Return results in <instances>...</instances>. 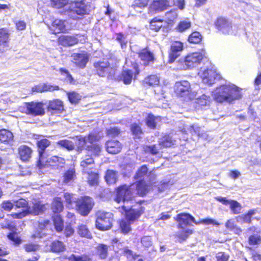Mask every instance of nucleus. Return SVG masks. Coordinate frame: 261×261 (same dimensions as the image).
Segmentation results:
<instances>
[{"label":"nucleus","instance_id":"72a5a7b5","mask_svg":"<svg viewBox=\"0 0 261 261\" xmlns=\"http://www.w3.org/2000/svg\"><path fill=\"white\" fill-rule=\"evenodd\" d=\"M164 21V19L159 18L158 17H154L149 21V29L153 32H158L163 27L161 24Z\"/></svg>","mask_w":261,"mask_h":261},{"label":"nucleus","instance_id":"6ab92c4d","mask_svg":"<svg viewBox=\"0 0 261 261\" xmlns=\"http://www.w3.org/2000/svg\"><path fill=\"white\" fill-rule=\"evenodd\" d=\"M46 110L50 113H62L64 111L63 102L59 99H53L49 100Z\"/></svg>","mask_w":261,"mask_h":261},{"label":"nucleus","instance_id":"37998d69","mask_svg":"<svg viewBox=\"0 0 261 261\" xmlns=\"http://www.w3.org/2000/svg\"><path fill=\"white\" fill-rule=\"evenodd\" d=\"M67 96L69 102L72 104H77L81 99V96L79 93L75 91L68 92Z\"/></svg>","mask_w":261,"mask_h":261},{"label":"nucleus","instance_id":"c9c22d12","mask_svg":"<svg viewBox=\"0 0 261 261\" xmlns=\"http://www.w3.org/2000/svg\"><path fill=\"white\" fill-rule=\"evenodd\" d=\"M44 161L48 163L50 166H60L65 163L64 159L58 156L44 157Z\"/></svg>","mask_w":261,"mask_h":261},{"label":"nucleus","instance_id":"0eeeda50","mask_svg":"<svg viewBox=\"0 0 261 261\" xmlns=\"http://www.w3.org/2000/svg\"><path fill=\"white\" fill-rule=\"evenodd\" d=\"M131 68L123 69L118 76V81L122 82L124 85H130L133 80L137 79L140 73L139 65L135 61L132 62L130 65Z\"/></svg>","mask_w":261,"mask_h":261},{"label":"nucleus","instance_id":"774afa93","mask_svg":"<svg viewBox=\"0 0 261 261\" xmlns=\"http://www.w3.org/2000/svg\"><path fill=\"white\" fill-rule=\"evenodd\" d=\"M70 261H89L90 258L86 255L76 256L72 254L69 257Z\"/></svg>","mask_w":261,"mask_h":261},{"label":"nucleus","instance_id":"e433bc0d","mask_svg":"<svg viewBox=\"0 0 261 261\" xmlns=\"http://www.w3.org/2000/svg\"><path fill=\"white\" fill-rule=\"evenodd\" d=\"M105 177L106 181L108 184H115L118 179V173L113 170H108Z\"/></svg>","mask_w":261,"mask_h":261},{"label":"nucleus","instance_id":"5701e85b","mask_svg":"<svg viewBox=\"0 0 261 261\" xmlns=\"http://www.w3.org/2000/svg\"><path fill=\"white\" fill-rule=\"evenodd\" d=\"M81 166L83 172L89 173V170L92 169L94 167L93 159L90 155H86L82 158Z\"/></svg>","mask_w":261,"mask_h":261},{"label":"nucleus","instance_id":"f704fd0d","mask_svg":"<svg viewBox=\"0 0 261 261\" xmlns=\"http://www.w3.org/2000/svg\"><path fill=\"white\" fill-rule=\"evenodd\" d=\"M189 131L192 135H197L204 140H210L211 139L208 134L205 133L204 130H201V128L200 127L194 125L191 126L189 128Z\"/></svg>","mask_w":261,"mask_h":261},{"label":"nucleus","instance_id":"aec40b11","mask_svg":"<svg viewBox=\"0 0 261 261\" xmlns=\"http://www.w3.org/2000/svg\"><path fill=\"white\" fill-rule=\"evenodd\" d=\"M65 22V20L55 19L52 21L49 27V29L52 32L53 34L55 35L62 33H66L67 29Z\"/></svg>","mask_w":261,"mask_h":261},{"label":"nucleus","instance_id":"4c0bfd02","mask_svg":"<svg viewBox=\"0 0 261 261\" xmlns=\"http://www.w3.org/2000/svg\"><path fill=\"white\" fill-rule=\"evenodd\" d=\"M192 25V23L189 20H181L180 21L177 26L175 27V30L178 32H184L187 30L189 29Z\"/></svg>","mask_w":261,"mask_h":261},{"label":"nucleus","instance_id":"ea45409f","mask_svg":"<svg viewBox=\"0 0 261 261\" xmlns=\"http://www.w3.org/2000/svg\"><path fill=\"white\" fill-rule=\"evenodd\" d=\"M149 3V0H133L131 7L135 10L144 9L148 6Z\"/></svg>","mask_w":261,"mask_h":261},{"label":"nucleus","instance_id":"473e14b6","mask_svg":"<svg viewBox=\"0 0 261 261\" xmlns=\"http://www.w3.org/2000/svg\"><path fill=\"white\" fill-rule=\"evenodd\" d=\"M256 213V210H250L245 215H241L237 217V221L240 223H250L251 222V217Z\"/></svg>","mask_w":261,"mask_h":261},{"label":"nucleus","instance_id":"f3484780","mask_svg":"<svg viewBox=\"0 0 261 261\" xmlns=\"http://www.w3.org/2000/svg\"><path fill=\"white\" fill-rule=\"evenodd\" d=\"M216 71L212 69H206L201 73V76L204 83L212 86L218 76Z\"/></svg>","mask_w":261,"mask_h":261},{"label":"nucleus","instance_id":"a18cd8bd","mask_svg":"<svg viewBox=\"0 0 261 261\" xmlns=\"http://www.w3.org/2000/svg\"><path fill=\"white\" fill-rule=\"evenodd\" d=\"M161 120L160 116H154V115H148L146 118V123L147 125L150 128H154L158 121Z\"/></svg>","mask_w":261,"mask_h":261},{"label":"nucleus","instance_id":"09e8293b","mask_svg":"<svg viewBox=\"0 0 261 261\" xmlns=\"http://www.w3.org/2000/svg\"><path fill=\"white\" fill-rule=\"evenodd\" d=\"M51 249L54 252H63L65 250V246L63 242L55 241L51 244Z\"/></svg>","mask_w":261,"mask_h":261},{"label":"nucleus","instance_id":"6e6d98bb","mask_svg":"<svg viewBox=\"0 0 261 261\" xmlns=\"http://www.w3.org/2000/svg\"><path fill=\"white\" fill-rule=\"evenodd\" d=\"M108 247L107 245L101 244L97 247L98 254L101 259H105L108 255Z\"/></svg>","mask_w":261,"mask_h":261},{"label":"nucleus","instance_id":"7ed1b4c3","mask_svg":"<svg viewBox=\"0 0 261 261\" xmlns=\"http://www.w3.org/2000/svg\"><path fill=\"white\" fill-rule=\"evenodd\" d=\"M206 58L205 53L194 52L188 54L182 59L178 60L176 63V70L191 69L199 65L203 59Z\"/></svg>","mask_w":261,"mask_h":261},{"label":"nucleus","instance_id":"4d7b16f0","mask_svg":"<svg viewBox=\"0 0 261 261\" xmlns=\"http://www.w3.org/2000/svg\"><path fill=\"white\" fill-rule=\"evenodd\" d=\"M43 92H53L60 89V87L56 85H51L48 83H42Z\"/></svg>","mask_w":261,"mask_h":261},{"label":"nucleus","instance_id":"1a4fd4ad","mask_svg":"<svg viewBox=\"0 0 261 261\" xmlns=\"http://www.w3.org/2000/svg\"><path fill=\"white\" fill-rule=\"evenodd\" d=\"M84 35L76 34L74 35H61L57 39L58 44L63 47H71L81 43V38Z\"/></svg>","mask_w":261,"mask_h":261},{"label":"nucleus","instance_id":"7c9ffc66","mask_svg":"<svg viewBox=\"0 0 261 261\" xmlns=\"http://www.w3.org/2000/svg\"><path fill=\"white\" fill-rule=\"evenodd\" d=\"M76 178L75 170L71 169L66 171L63 176L62 181L64 184L70 185Z\"/></svg>","mask_w":261,"mask_h":261},{"label":"nucleus","instance_id":"20e7f679","mask_svg":"<svg viewBox=\"0 0 261 261\" xmlns=\"http://www.w3.org/2000/svg\"><path fill=\"white\" fill-rule=\"evenodd\" d=\"M122 209L125 213V219L120 222V227L123 233H126L130 230V225L132 222L140 217L143 213L142 207L134 209L129 208V206L123 205Z\"/></svg>","mask_w":261,"mask_h":261},{"label":"nucleus","instance_id":"e2e57ef3","mask_svg":"<svg viewBox=\"0 0 261 261\" xmlns=\"http://www.w3.org/2000/svg\"><path fill=\"white\" fill-rule=\"evenodd\" d=\"M88 150L91 151L95 155H99L101 152V147L97 144H92L88 146Z\"/></svg>","mask_w":261,"mask_h":261},{"label":"nucleus","instance_id":"052dcab7","mask_svg":"<svg viewBox=\"0 0 261 261\" xmlns=\"http://www.w3.org/2000/svg\"><path fill=\"white\" fill-rule=\"evenodd\" d=\"M192 230L188 229L186 230H182L181 231H179L177 232V236L178 238L180 240L184 241L188 238L189 234H192Z\"/></svg>","mask_w":261,"mask_h":261},{"label":"nucleus","instance_id":"6e6552de","mask_svg":"<svg viewBox=\"0 0 261 261\" xmlns=\"http://www.w3.org/2000/svg\"><path fill=\"white\" fill-rule=\"evenodd\" d=\"M113 222V215L110 212L99 211L96 213V226L99 230L110 229Z\"/></svg>","mask_w":261,"mask_h":261},{"label":"nucleus","instance_id":"f8f14e48","mask_svg":"<svg viewBox=\"0 0 261 261\" xmlns=\"http://www.w3.org/2000/svg\"><path fill=\"white\" fill-rule=\"evenodd\" d=\"M174 92L178 97L188 96L191 91L190 83L187 80L176 82L174 86Z\"/></svg>","mask_w":261,"mask_h":261},{"label":"nucleus","instance_id":"69168bd1","mask_svg":"<svg viewBox=\"0 0 261 261\" xmlns=\"http://www.w3.org/2000/svg\"><path fill=\"white\" fill-rule=\"evenodd\" d=\"M131 130L136 137L140 138L142 134L141 127L136 123L133 124L131 126Z\"/></svg>","mask_w":261,"mask_h":261},{"label":"nucleus","instance_id":"864d4df0","mask_svg":"<svg viewBox=\"0 0 261 261\" xmlns=\"http://www.w3.org/2000/svg\"><path fill=\"white\" fill-rule=\"evenodd\" d=\"M57 144L68 150H72L74 148V145L73 143L68 140H62L58 141Z\"/></svg>","mask_w":261,"mask_h":261},{"label":"nucleus","instance_id":"5fc2aeb1","mask_svg":"<svg viewBox=\"0 0 261 261\" xmlns=\"http://www.w3.org/2000/svg\"><path fill=\"white\" fill-rule=\"evenodd\" d=\"M65 201L68 205V207H72L73 203H76L78 198H75L73 195L66 193L64 195Z\"/></svg>","mask_w":261,"mask_h":261},{"label":"nucleus","instance_id":"f03ea898","mask_svg":"<svg viewBox=\"0 0 261 261\" xmlns=\"http://www.w3.org/2000/svg\"><path fill=\"white\" fill-rule=\"evenodd\" d=\"M241 90L234 85H221L216 88L214 98L219 102H231L242 97Z\"/></svg>","mask_w":261,"mask_h":261},{"label":"nucleus","instance_id":"bb28decb","mask_svg":"<svg viewBox=\"0 0 261 261\" xmlns=\"http://www.w3.org/2000/svg\"><path fill=\"white\" fill-rule=\"evenodd\" d=\"M210 103V97L205 95H202L197 99L195 108L198 110L207 109L209 108Z\"/></svg>","mask_w":261,"mask_h":261},{"label":"nucleus","instance_id":"a19ab883","mask_svg":"<svg viewBox=\"0 0 261 261\" xmlns=\"http://www.w3.org/2000/svg\"><path fill=\"white\" fill-rule=\"evenodd\" d=\"M202 36L199 32L194 31L191 33L188 37V41L192 44H198L202 41Z\"/></svg>","mask_w":261,"mask_h":261},{"label":"nucleus","instance_id":"39448f33","mask_svg":"<svg viewBox=\"0 0 261 261\" xmlns=\"http://www.w3.org/2000/svg\"><path fill=\"white\" fill-rule=\"evenodd\" d=\"M122 209L125 213V219L120 222V227L123 233H126L130 230V225L132 222L140 217L143 213L142 207L134 209L129 208V206L123 205Z\"/></svg>","mask_w":261,"mask_h":261},{"label":"nucleus","instance_id":"dca6fc26","mask_svg":"<svg viewBox=\"0 0 261 261\" xmlns=\"http://www.w3.org/2000/svg\"><path fill=\"white\" fill-rule=\"evenodd\" d=\"M71 57L72 58L73 63L80 69L85 68L89 60V55L86 52L73 53Z\"/></svg>","mask_w":261,"mask_h":261},{"label":"nucleus","instance_id":"c85d7f7f","mask_svg":"<svg viewBox=\"0 0 261 261\" xmlns=\"http://www.w3.org/2000/svg\"><path fill=\"white\" fill-rule=\"evenodd\" d=\"M160 83V78L156 74H151L145 77L142 81V84L144 86L154 87Z\"/></svg>","mask_w":261,"mask_h":261},{"label":"nucleus","instance_id":"2f4dec72","mask_svg":"<svg viewBox=\"0 0 261 261\" xmlns=\"http://www.w3.org/2000/svg\"><path fill=\"white\" fill-rule=\"evenodd\" d=\"M10 33L9 30L5 28H0V46L7 47L9 42Z\"/></svg>","mask_w":261,"mask_h":261},{"label":"nucleus","instance_id":"603ef678","mask_svg":"<svg viewBox=\"0 0 261 261\" xmlns=\"http://www.w3.org/2000/svg\"><path fill=\"white\" fill-rule=\"evenodd\" d=\"M89 176L88 177V181L91 186H95L98 184L99 176L98 174L93 171H89L87 173Z\"/></svg>","mask_w":261,"mask_h":261},{"label":"nucleus","instance_id":"338daca9","mask_svg":"<svg viewBox=\"0 0 261 261\" xmlns=\"http://www.w3.org/2000/svg\"><path fill=\"white\" fill-rule=\"evenodd\" d=\"M160 146L158 145L156 146L155 145L146 146L144 147V150L146 152H150L152 154H156L159 152V150L161 149Z\"/></svg>","mask_w":261,"mask_h":261},{"label":"nucleus","instance_id":"4be33fe9","mask_svg":"<svg viewBox=\"0 0 261 261\" xmlns=\"http://www.w3.org/2000/svg\"><path fill=\"white\" fill-rule=\"evenodd\" d=\"M28 204L24 199H17V219L22 218L29 214L30 206L29 207Z\"/></svg>","mask_w":261,"mask_h":261},{"label":"nucleus","instance_id":"f257e3e1","mask_svg":"<svg viewBox=\"0 0 261 261\" xmlns=\"http://www.w3.org/2000/svg\"><path fill=\"white\" fill-rule=\"evenodd\" d=\"M148 190V186L142 180L129 186L123 185L118 188L115 201L118 203L121 201L124 203H127L134 194L143 196L147 193Z\"/></svg>","mask_w":261,"mask_h":261},{"label":"nucleus","instance_id":"412c9836","mask_svg":"<svg viewBox=\"0 0 261 261\" xmlns=\"http://www.w3.org/2000/svg\"><path fill=\"white\" fill-rule=\"evenodd\" d=\"M178 222V227L184 228L185 227L190 225V222L192 221L196 224H199V222H197L195 218L189 214L182 213L178 214L176 218Z\"/></svg>","mask_w":261,"mask_h":261},{"label":"nucleus","instance_id":"de8ad7c7","mask_svg":"<svg viewBox=\"0 0 261 261\" xmlns=\"http://www.w3.org/2000/svg\"><path fill=\"white\" fill-rule=\"evenodd\" d=\"M77 232L82 237H85L87 238H91L92 237L91 233L89 231V229L87 228L86 225L84 224H81L79 226Z\"/></svg>","mask_w":261,"mask_h":261},{"label":"nucleus","instance_id":"2eb2a0df","mask_svg":"<svg viewBox=\"0 0 261 261\" xmlns=\"http://www.w3.org/2000/svg\"><path fill=\"white\" fill-rule=\"evenodd\" d=\"M69 11L81 16L87 14V5L84 0L74 1L71 3Z\"/></svg>","mask_w":261,"mask_h":261},{"label":"nucleus","instance_id":"9d476101","mask_svg":"<svg viewBox=\"0 0 261 261\" xmlns=\"http://www.w3.org/2000/svg\"><path fill=\"white\" fill-rule=\"evenodd\" d=\"M184 50V43L180 41L171 42L168 51V63L172 64L180 56Z\"/></svg>","mask_w":261,"mask_h":261},{"label":"nucleus","instance_id":"680f3d73","mask_svg":"<svg viewBox=\"0 0 261 261\" xmlns=\"http://www.w3.org/2000/svg\"><path fill=\"white\" fill-rule=\"evenodd\" d=\"M116 39L120 43L122 48H123L126 46L127 41L125 40V37L123 33H117Z\"/></svg>","mask_w":261,"mask_h":261},{"label":"nucleus","instance_id":"3c124183","mask_svg":"<svg viewBox=\"0 0 261 261\" xmlns=\"http://www.w3.org/2000/svg\"><path fill=\"white\" fill-rule=\"evenodd\" d=\"M59 71L61 75L66 76V80L68 81L70 84H74L75 83V80L67 69L64 68H60L59 69Z\"/></svg>","mask_w":261,"mask_h":261},{"label":"nucleus","instance_id":"cd10ccee","mask_svg":"<svg viewBox=\"0 0 261 261\" xmlns=\"http://www.w3.org/2000/svg\"><path fill=\"white\" fill-rule=\"evenodd\" d=\"M175 143V140L173 139L169 135H165L159 140V146L160 148L171 147Z\"/></svg>","mask_w":261,"mask_h":261},{"label":"nucleus","instance_id":"49530a36","mask_svg":"<svg viewBox=\"0 0 261 261\" xmlns=\"http://www.w3.org/2000/svg\"><path fill=\"white\" fill-rule=\"evenodd\" d=\"M45 209V205L40 203L34 204L33 206L29 209V214L37 215L41 213Z\"/></svg>","mask_w":261,"mask_h":261},{"label":"nucleus","instance_id":"4468645a","mask_svg":"<svg viewBox=\"0 0 261 261\" xmlns=\"http://www.w3.org/2000/svg\"><path fill=\"white\" fill-rule=\"evenodd\" d=\"M171 6L169 0H152L148 10L150 12H160L167 10Z\"/></svg>","mask_w":261,"mask_h":261},{"label":"nucleus","instance_id":"bf43d9fd","mask_svg":"<svg viewBox=\"0 0 261 261\" xmlns=\"http://www.w3.org/2000/svg\"><path fill=\"white\" fill-rule=\"evenodd\" d=\"M230 208L231 211L236 214L240 213L242 209L241 205L236 201L231 200L229 204Z\"/></svg>","mask_w":261,"mask_h":261},{"label":"nucleus","instance_id":"58836bf2","mask_svg":"<svg viewBox=\"0 0 261 261\" xmlns=\"http://www.w3.org/2000/svg\"><path fill=\"white\" fill-rule=\"evenodd\" d=\"M12 133L5 129L0 130V142L3 143L9 142L12 140Z\"/></svg>","mask_w":261,"mask_h":261},{"label":"nucleus","instance_id":"423d86ee","mask_svg":"<svg viewBox=\"0 0 261 261\" xmlns=\"http://www.w3.org/2000/svg\"><path fill=\"white\" fill-rule=\"evenodd\" d=\"M93 66L95 74L99 77L111 80L116 75V69L106 59L95 61Z\"/></svg>","mask_w":261,"mask_h":261},{"label":"nucleus","instance_id":"13d9d810","mask_svg":"<svg viewBox=\"0 0 261 261\" xmlns=\"http://www.w3.org/2000/svg\"><path fill=\"white\" fill-rule=\"evenodd\" d=\"M148 172V168L145 165L141 166L140 169L138 170L136 173L134 178L136 179H140L143 178L145 175L147 174Z\"/></svg>","mask_w":261,"mask_h":261},{"label":"nucleus","instance_id":"c756f323","mask_svg":"<svg viewBox=\"0 0 261 261\" xmlns=\"http://www.w3.org/2000/svg\"><path fill=\"white\" fill-rule=\"evenodd\" d=\"M19 155L20 160L23 162L28 161L31 156L32 150L27 146H21L19 148Z\"/></svg>","mask_w":261,"mask_h":261},{"label":"nucleus","instance_id":"79ce46f5","mask_svg":"<svg viewBox=\"0 0 261 261\" xmlns=\"http://www.w3.org/2000/svg\"><path fill=\"white\" fill-rule=\"evenodd\" d=\"M51 208L55 213H59L63 210V205L60 198H56L52 203Z\"/></svg>","mask_w":261,"mask_h":261},{"label":"nucleus","instance_id":"ddd939ff","mask_svg":"<svg viewBox=\"0 0 261 261\" xmlns=\"http://www.w3.org/2000/svg\"><path fill=\"white\" fill-rule=\"evenodd\" d=\"M137 55L142 62L143 65L145 67L153 63L155 60L153 53L149 50L148 47L140 49L138 51Z\"/></svg>","mask_w":261,"mask_h":261},{"label":"nucleus","instance_id":"9b49d317","mask_svg":"<svg viewBox=\"0 0 261 261\" xmlns=\"http://www.w3.org/2000/svg\"><path fill=\"white\" fill-rule=\"evenodd\" d=\"M94 202L91 198L85 196L78 198L75 204L79 213L83 216H87L92 210Z\"/></svg>","mask_w":261,"mask_h":261},{"label":"nucleus","instance_id":"c03bdc74","mask_svg":"<svg viewBox=\"0 0 261 261\" xmlns=\"http://www.w3.org/2000/svg\"><path fill=\"white\" fill-rule=\"evenodd\" d=\"M54 224L56 230L58 231H61L63 228V221L59 215H56L53 216Z\"/></svg>","mask_w":261,"mask_h":261},{"label":"nucleus","instance_id":"0e129e2a","mask_svg":"<svg viewBox=\"0 0 261 261\" xmlns=\"http://www.w3.org/2000/svg\"><path fill=\"white\" fill-rule=\"evenodd\" d=\"M76 138L78 141L77 143V145L78 146V150H81L87 143V138L86 137H83L82 136H77Z\"/></svg>","mask_w":261,"mask_h":261},{"label":"nucleus","instance_id":"b1692460","mask_svg":"<svg viewBox=\"0 0 261 261\" xmlns=\"http://www.w3.org/2000/svg\"><path fill=\"white\" fill-rule=\"evenodd\" d=\"M215 28L219 31H222L231 28V24L227 18L223 16L218 17L214 23Z\"/></svg>","mask_w":261,"mask_h":261},{"label":"nucleus","instance_id":"393cba45","mask_svg":"<svg viewBox=\"0 0 261 261\" xmlns=\"http://www.w3.org/2000/svg\"><path fill=\"white\" fill-rule=\"evenodd\" d=\"M106 149L109 153L116 154L120 151L121 145L116 140L108 141L106 143Z\"/></svg>","mask_w":261,"mask_h":261},{"label":"nucleus","instance_id":"a211bd4d","mask_svg":"<svg viewBox=\"0 0 261 261\" xmlns=\"http://www.w3.org/2000/svg\"><path fill=\"white\" fill-rule=\"evenodd\" d=\"M25 107L30 114H44L45 113L44 104L42 102H26Z\"/></svg>","mask_w":261,"mask_h":261},{"label":"nucleus","instance_id":"8fccbe9b","mask_svg":"<svg viewBox=\"0 0 261 261\" xmlns=\"http://www.w3.org/2000/svg\"><path fill=\"white\" fill-rule=\"evenodd\" d=\"M69 0H50V4L52 7L56 9H61L67 6Z\"/></svg>","mask_w":261,"mask_h":261},{"label":"nucleus","instance_id":"a878e982","mask_svg":"<svg viewBox=\"0 0 261 261\" xmlns=\"http://www.w3.org/2000/svg\"><path fill=\"white\" fill-rule=\"evenodd\" d=\"M50 141L46 139H43L38 141L37 146L39 154V162H44V150L50 145Z\"/></svg>","mask_w":261,"mask_h":261}]
</instances>
